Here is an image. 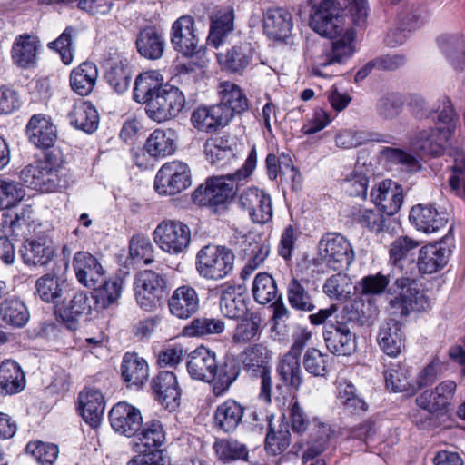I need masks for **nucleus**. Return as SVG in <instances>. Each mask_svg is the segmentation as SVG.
Listing matches in <instances>:
<instances>
[{"label": "nucleus", "instance_id": "f03ea898", "mask_svg": "<svg viewBox=\"0 0 465 465\" xmlns=\"http://www.w3.org/2000/svg\"><path fill=\"white\" fill-rule=\"evenodd\" d=\"M311 28L326 37L336 35L341 26V17L355 25L364 24L368 16L366 0H311Z\"/></svg>", "mask_w": 465, "mask_h": 465}, {"label": "nucleus", "instance_id": "393cba45", "mask_svg": "<svg viewBox=\"0 0 465 465\" xmlns=\"http://www.w3.org/2000/svg\"><path fill=\"white\" fill-rule=\"evenodd\" d=\"M372 202L387 215L395 214L403 203L402 189L391 180L380 183L371 191Z\"/></svg>", "mask_w": 465, "mask_h": 465}, {"label": "nucleus", "instance_id": "4468645a", "mask_svg": "<svg viewBox=\"0 0 465 465\" xmlns=\"http://www.w3.org/2000/svg\"><path fill=\"white\" fill-rule=\"evenodd\" d=\"M323 338L327 349L333 354L349 356L356 351V335L346 322L327 323L324 326Z\"/></svg>", "mask_w": 465, "mask_h": 465}, {"label": "nucleus", "instance_id": "6e6d98bb", "mask_svg": "<svg viewBox=\"0 0 465 465\" xmlns=\"http://www.w3.org/2000/svg\"><path fill=\"white\" fill-rule=\"evenodd\" d=\"M300 357L286 353L280 361L278 371L282 381L295 390L302 383V371L300 365Z\"/></svg>", "mask_w": 465, "mask_h": 465}, {"label": "nucleus", "instance_id": "f704fd0d", "mask_svg": "<svg viewBox=\"0 0 465 465\" xmlns=\"http://www.w3.org/2000/svg\"><path fill=\"white\" fill-rule=\"evenodd\" d=\"M135 45L143 57L158 60L164 53L165 39L154 27H146L138 34Z\"/></svg>", "mask_w": 465, "mask_h": 465}, {"label": "nucleus", "instance_id": "f257e3e1", "mask_svg": "<svg viewBox=\"0 0 465 465\" xmlns=\"http://www.w3.org/2000/svg\"><path fill=\"white\" fill-rule=\"evenodd\" d=\"M419 246L420 242L409 236H399L390 244L389 263L401 274L389 289L394 295L389 309L395 317L408 316L413 311H424L429 307L425 295L414 286Z\"/></svg>", "mask_w": 465, "mask_h": 465}, {"label": "nucleus", "instance_id": "09e8293b", "mask_svg": "<svg viewBox=\"0 0 465 465\" xmlns=\"http://www.w3.org/2000/svg\"><path fill=\"white\" fill-rule=\"evenodd\" d=\"M220 309L230 319L242 318L248 312L245 297L241 293H237L233 286H228L222 292Z\"/></svg>", "mask_w": 465, "mask_h": 465}, {"label": "nucleus", "instance_id": "0eeeda50", "mask_svg": "<svg viewBox=\"0 0 465 465\" xmlns=\"http://www.w3.org/2000/svg\"><path fill=\"white\" fill-rule=\"evenodd\" d=\"M20 180L27 187L41 193L54 192L58 182L56 158L46 154L43 162L26 165L20 172Z\"/></svg>", "mask_w": 465, "mask_h": 465}, {"label": "nucleus", "instance_id": "4c0bfd02", "mask_svg": "<svg viewBox=\"0 0 465 465\" xmlns=\"http://www.w3.org/2000/svg\"><path fill=\"white\" fill-rule=\"evenodd\" d=\"M153 391L165 408L173 410L179 405L180 390L176 376L171 371H161L153 380Z\"/></svg>", "mask_w": 465, "mask_h": 465}, {"label": "nucleus", "instance_id": "680f3d73", "mask_svg": "<svg viewBox=\"0 0 465 465\" xmlns=\"http://www.w3.org/2000/svg\"><path fill=\"white\" fill-rule=\"evenodd\" d=\"M260 335V321L257 316L252 314L249 318L242 320L235 327L232 333V341L238 344H245L255 341Z\"/></svg>", "mask_w": 465, "mask_h": 465}, {"label": "nucleus", "instance_id": "aec40b11", "mask_svg": "<svg viewBox=\"0 0 465 465\" xmlns=\"http://www.w3.org/2000/svg\"><path fill=\"white\" fill-rule=\"evenodd\" d=\"M421 106L423 112L420 114L415 112V115L420 119L431 118L434 122L438 131L450 138L455 134L458 115L455 113L454 107L449 99H444L436 108L425 106L424 102L421 100Z\"/></svg>", "mask_w": 465, "mask_h": 465}, {"label": "nucleus", "instance_id": "423d86ee", "mask_svg": "<svg viewBox=\"0 0 465 465\" xmlns=\"http://www.w3.org/2000/svg\"><path fill=\"white\" fill-rule=\"evenodd\" d=\"M233 261L234 255L229 249L207 245L197 254V272L207 280L219 281L232 271Z\"/></svg>", "mask_w": 465, "mask_h": 465}, {"label": "nucleus", "instance_id": "603ef678", "mask_svg": "<svg viewBox=\"0 0 465 465\" xmlns=\"http://www.w3.org/2000/svg\"><path fill=\"white\" fill-rule=\"evenodd\" d=\"M385 382L388 389L394 392H404L412 395L418 388L411 380V371L405 366H397L385 372Z\"/></svg>", "mask_w": 465, "mask_h": 465}, {"label": "nucleus", "instance_id": "e2e57ef3", "mask_svg": "<svg viewBox=\"0 0 465 465\" xmlns=\"http://www.w3.org/2000/svg\"><path fill=\"white\" fill-rule=\"evenodd\" d=\"M25 451L31 454L40 465H54L58 458L56 445L39 440L28 442Z\"/></svg>", "mask_w": 465, "mask_h": 465}, {"label": "nucleus", "instance_id": "49530a36", "mask_svg": "<svg viewBox=\"0 0 465 465\" xmlns=\"http://www.w3.org/2000/svg\"><path fill=\"white\" fill-rule=\"evenodd\" d=\"M86 296L83 292L73 291L63 298V310L60 311V319L69 331L77 328V318L86 309Z\"/></svg>", "mask_w": 465, "mask_h": 465}, {"label": "nucleus", "instance_id": "bb28decb", "mask_svg": "<svg viewBox=\"0 0 465 465\" xmlns=\"http://www.w3.org/2000/svg\"><path fill=\"white\" fill-rule=\"evenodd\" d=\"M79 410L84 421L97 427L105 410L104 397L99 390L86 388L78 396Z\"/></svg>", "mask_w": 465, "mask_h": 465}, {"label": "nucleus", "instance_id": "f8f14e48", "mask_svg": "<svg viewBox=\"0 0 465 465\" xmlns=\"http://www.w3.org/2000/svg\"><path fill=\"white\" fill-rule=\"evenodd\" d=\"M238 203L255 223H266L272 218V198L269 193L257 187H249L241 191Z\"/></svg>", "mask_w": 465, "mask_h": 465}, {"label": "nucleus", "instance_id": "6e6552de", "mask_svg": "<svg viewBox=\"0 0 465 465\" xmlns=\"http://www.w3.org/2000/svg\"><path fill=\"white\" fill-rule=\"evenodd\" d=\"M153 238L157 246L169 254L183 252L191 241L189 227L179 221H162L154 229Z\"/></svg>", "mask_w": 465, "mask_h": 465}, {"label": "nucleus", "instance_id": "8fccbe9b", "mask_svg": "<svg viewBox=\"0 0 465 465\" xmlns=\"http://www.w3.org/2000/svg\"><path fill=\"white\" fill-rule=\"evenodd\" d=\"M105 78L116 93H124L128 89L131 81L128 61L120 58L113 59L105 74Z\"/></svg>", "mask_w": 465, "mask_h": 465}, {"label": "nucleus", "instance_id": "de8ad7c7", "mask_svg": "<svg viewBox=\"0 0 465 465\" xmlns=\"http://www.w3.org/2000/svg\"><path fill=\"white\" fill-rule=\"evenodd\" d=\"M240 374V366L232 359H226L218 364L215 376L211 380L212 391L214 396L225 394Z\"/></svg>", "mask_w": 465, "mask_h": 465}, {"label": "nucleus", "instance_id": "a878e982", "mask_svg": "<svg viewBox=\"0 0 465 465\" xmlns=\"http://www.w3.org/2000/svg\"><path fill=\"white\" fill-rule=\"evenodd\" d=\"M451 138L435 128L430 127L416 132L411 139V145L421 153L434 157L443 154Z\"/></svg>", "mask_w": 465, "mask_h": 465}, {"label": "nucleus", "instance_id": "f3484780", "mask_svg": "<svg viewBox=\"0 0 465 465\" xmlns=\"http://www.w3.org/2000/svg\"><path fill=\"white\" fill-rule=\"evenodd\" d=\"M26 135L36 148L46 150L57 142V127L51 117L45 114H34L26 124Z\"/></svg>", "mask_w": 465, "mask_h": 465}, {"label": "nucleus", "instance_id": "bf43d9fd", "mask_svg": "<svg viewBox=\"0 0 465 465\" xmlns=\"http://www.w3.org/2000/svg\"><path fill=\"white\" fill-rule=\"evenodd\" d=\"M216 455L223 462L234 460H247L248 450L244 444L236 440H221L213 445Z\"/></svg>", "mask_w": 465, "mask_h": 465}, {"label": "nucleus", "instance_id": "7c9ffc66", "mask_svg": "<svg viewBox=\"0 0 465 465\" xmlns=\"http://www.w3.org/2000/svg\"><path fill=\"white\" fill-rule=\"evenodd\" d=\"M220 103L224 113L228 112L231 121L235 114H241L248 108V99L242 90L234 83L226 81L219 84Z\"/></svg>", "mask_w": 465, "mask_h": 465}, {"label": "nucleus", "instance_id": "3c124183", "mask_svg": "<svg viewBox=\"0 0 465 465\" xmlns=\"http://www.w3.org/2000/svg\"><path fill=\"white\" fill-rule=\"evenodd\" d=\"M225 324L218 318L200 317L193 319L183 329V333L188 337H204L218 335L224 331Z\"/></svg>", "mask_w": 465, "mask_h": 465}, {"label": "nucleus", "instance_id": "37998d69", "mask_svg": "<svg viewBox=\"0 0 465 465\" xmlns=\"http://www.w3.org/2000/svg\"><path fill=\"white\" fill-rule=\"evenodd\" d=\"M30 314L25 304L18 298H5L0 302V320L5 325L21 328L25 326Z\"/></svg>", "mask_w": 465, "mask_h": 465}, {"label": "nucleus", "instance_id": "473e14b6", "mask_svg": "<svg viewBox=\"0 0 465 465\" xmlns=\"http://www.w3.org/2000/svg\"><path fill=\"white\" fill-rule=\"evenodd\" d=\"M377 341L387 355L396 357L401 353L405 343L401 324L395 319H390L381 327Z\"/></svg>", "mask_w": 465, "mask_h": 465}, {"label": "nucleus", "instance_id": "a19ab883", "mask_svg": "<svg viewBox=\"0 0 465 465\" xmlns=\"http://www.w3.org/2000/svg\"><path fill=\"white\" fill-rule=\"evenodd\" d=\"M36 37L22 35L15 38L12 47L13 62L21 68H29L35 64L38 51Z\"/></svg>", "mask_w": 465, "mask_h": 465}, {"label": "nucleus", "instance_id": "5701e85b", "mask_svg": "<svg viewBox=\"0 0 465 465\" xmlns=\"http://www.w3.org/2000/svg\"><path fill=\"white\" fill-rule=\"evenodd\" d=\"M293 26L292 15L285 8L270 7L263 13L264 33L275 41H282L290 36Z\"/></svg>", "mask_w": 465, "mask_h": 465}, {"label": "nucleus", "instance_id": "ddd939ff", "mask_svg": "<svg viewBox=\"0 0 465 465\" xmlns=\"http://www.w3.org/2000/svg\"><path fill=\"white\" fill-rule=\"evenodd\" d=\"M63 105L67 110L66 119L71 126L86 134H93L97 130L99 115L91 103L64 99Z\"/></svg>", "mask_w": 465, "mask_h": 465}, {"label": "nucleus", "instance_id": "1a4fd4ad", "mask_svg": "<svg viewBox=\"0 0 465 465\" xmlns=\"http://www.w3.org/2000/svg\"><path fill=\"white\" fill-rule=\"evenodd\" d=\"M192 183L188 165L181 161L164 163L157 172L154 189L161 195H175Z\"/></svg>", "mask_w": 465, "mask_h": 465}, {"label": "nucleus", "instance_id": "c9c22d12", "mask_svg": "<svg viewBox=\"0 0 465 465\" xmlns=\"http://www.w3.org/2000/svg\"><path fill=\"white\" fill-rule=\"evenodd\" d=\"M233 145V143L224 136L210 138L204 144L206 159L218 168L224 167L235 158Z\"/></svg>", "mask_w": 465, "mask_h": 465}, {"label": "nucleus", "instance_id": "412c9836", "mask_svg": "<svg viewBox=\"0 0 465 465\" xmlns=\"http://www.w3.org/2000/svg\"><path fill=\"white\" fill-rule=\"evenodd\" d=\"M255 49L251 42H240L225 54L218 56L219 64L223 70L231 74H242L253 63Z\"/></svg>", "mask_w": 465, "mask_h": 465}, {"label": "nucleus", "instance_id": "a18cd8bd", "mask_svg": "<svg viewBox=\"0 0 465 465\" xmlns=\"http://www.w3.org/2000/svg\"><path fill=\"white\" fill-rule=\"evenodd\" d=\"M309 281L292 276L287 285L289 304L297 311L312 312L314 310L312 295L307 290Z\"/></svg>", "mask_w": 465, "mask_h": 465}, {"label": "nucleus", "instance_id": "9b49d317", "mask_svg": "<svg viewBox=\"0 0 465 465\" xmlns=\"http://www.w3.org/2000/svg\"><path fill=\"white\" fill-rule=\"evenodd\" d=\"M164 288L165 280L161 274L152 270L139 272L134 282L137 303L145 311L153 310L162 299Z\"/></svg>", "mask_w": 465, "mask_h": 465}, {"label": "nucleus", "instance_id": "2f4dec72", "mask_svg": "<svg viewBox=\"0 0 465 465\" xmlns=\"http://www.w3.org/2000/svg\"><path fill=\"white\" fill-rule=\"evenodd\" d=\"M228 114L217 104L210 107H199L191 116L193 125L201 132H213L230 123Z\"/></svg>", "mask_w": 465, "mask_h": 465}, {"label": "nucleus", "instance_id": "ea45409f", "mask_svg": "<svg viewBox=\"0 0 465 465\" xmlns=\"http://www.w3.org/2000/svg\"><path fill=\"white\" fill-rule=\"evenodd\" d=\"M98 74V68L94 63H82L70 74L71 88L79 95H88L96 84Z\"/></svg>", "mask_w": 465, "mask_h": 465}, {"label": "nucleus", "instance_id": "a211bd4d", "mask_svg": "<svg viewBox=\"0 0 465 465\" xmlns=\"http://www.w3.org/2000/svg\"><path fill=\"white\" fill-rule=\"evenodd\" d=\"M109 418L112 428L126 437L135 435L143 423L140 410L124 401L118 402L112 408Z\"/></svg>", "mask_w": 465, "mask_h": 465}, {"label": "nucleus", "instance_id": "4be33fe9", "mask_svg": "<svg viewBox=\"0 0 465 465\" xmlns=\"http://www.w3.org/2000/svg\"><path fill=\"white\" fill-rule=\"evenodd\" d=\"M198 41L192 16L183 15L173 24L171 42L176 51L185 56L193 55L197 52Z\"/></svg>", "mask_w": 465, "mask_h": 465}, {"label": "nucleus", "instance_id": "5fc2aeb1", "mask_svg": "<svg viewBox=\"0 0 465 465\" xmlns=\"http://www.w3.org/2000/svg\"><path fill=\"white\" fill-rule=\"evenodd\" d=\"M291 443V433L287 423L270 424L265 440V450L268 453L278 455L287 450Z\"/></svg>", "mask_w": 465, "mask_h": 465}, {"label": "nucleus", "instance_id": "72a5a7b5", "mask_svg": "<svg viewBox=\"0 0 465 465\" xmlns=\"http://www.w3.org/2000/svg\"><path fill=\"white\" fill-rule=\"evenodd\" d=\"M25 375L17 362L6 360L0 364L1 395L17 394L25 389Z\"/></svg>", "mask_w": 465, "mask_h": 465}, {"label": "nucleus", "instance_id": "69168bd1", "mask_svg": "<svg viewBox=\"0 0 465 465\" xmlns=\"http://www.w3.org/2000/svg\"><path fill=\"white\" fill-rule=\"evenodd\" d=\"M242 361L244 367L252 371L262 373L268 371L266 350L262 345L255 344L244 350L242 353Z\"/></svg>", "mask_w": 465, "mask_h": 465}, {"label": "nucleus", "instance_id": "774afa93", "mask_svg": "<svg viewBox=\"0 0 465 465\" xmlns=\"http://www.w3.org/2000/svg\"><path fill=\"white\" fill-rule=\"evenodd\" d=\"M305 370L313 376L323 377L328 371V355L315 348H310L303 356Z\"/></svg>", "mask_w": 465, "mask_h": 465}, {"label": "nucleus", "instance_id": "20e7f679", "mask_svg": "<svg viewBox=\"0 0 465 465\" xmlns=\"http://www.w3.org/2000/svg\"><path fill=\"white\" fill-rule=\"evenodd\" d=\"M341 17V26L336 35L338 37L332 42L331 47L325 49L318 55L312 64V73L322 77H332L339 74V67L354 53L353 40L354 30L351 27L344 28V19Z\"/></svg>", "mask_w": 465, "mask_h": 465}, {"label": "nucleus", "instance_id": "39448f33", "mask_svg": "<svg viewBox=\"0 0 465 465\" xmlns=\"http://www.w3.org/2000/svg\"><path fill=\"white\" fill-rule=\"evenodd\" d=\"M353 259L354 252L350 242L340 233L328 232L319 241L317 255L312 259V263L316 266L325 264L338 271L350 265Z\"/></svg>", "mask_w": 465, "mask_h": 465}, {"label": "nucleus", "instance_id": "c756f323", "mask_svg": "<svg viewBox=\"0 0 465 465\" xmlns=\"http://www.w3.org/2000/svg\"><path fill=\"white\" fill-rule=\"evenodd\" d=\"M244 407L235 400H226L219 404L214 411V426L225 432H233L242 420Z\"/></svg>", "mask_w": 465, "mask_h": 465}, {"label": "nucleus", "instance_id": "7ed1b4c3", "mask_svg": "<svg viewBox=\"0 0 465 465\" xmlns=\"http://www.w3.org/2000/svg\"><path fill=\"white\" fill-rule=\"evenodd\" d=\"M257 152L252 147L242 166L234 173L214 176L206 181L205 186L198 187L193 200L202 205H220L232 200L240 193V186L251 176L256 167Z\"/></svg>", "mask_w": 465, "mask_h": 465}, {"label": "nucleus", "instance_id": "2eb2a0df", "mask_svg": "<svg viewBox=\"0 0 465 465\" xmlns=\"http://www.w3.org/2000/svg\"><path fill=\"white\" fill-rule=\"evenodd\" d=\"M186 366L191 378L211 382L218 368L216 353L207 347L200 346L188 355Z\"/></svg>", "mask_w": 465, "mask_h": 465}, {"label": "nucleus", "instance_id": "dca6fc26", "mask_svg": "<svg viewBox=\"0 0 465 465\" xmlns=\"http://www.w3.org/2000/svg\"><path fill=\"white\" fill-rule=\"evenodd\" d=\"M73 268L78 282L90 289H97L104 282L105 271L91 253L78 252L73 259Z\"/></svg>", "mask_w": 465, "mask_h": 465}, {"label": "nucleus", "instance_id": "6ab92c4d", "mask_svg": "<svg viewBox=\"0 0 465 465\" xmlns=\"http://www.w3.org/2000/svg\"><path fill=\"white\" fill-rule=\"evenodd\" d=\"M456 388L453 381H444L434 390L423 391L416 399L417 404L430 414L447 411L452 402Z\"/></svg>", "mask_w": 465, "mask_h": 465}, {"label": "nucleus", "instance_id": "79ce46f5", "mask_svg": "<svg viewBox=\"0 0 465 465\" xmlns=\"http://www.w3.org/2000/svg\"><path fill=\"white\" fill-rule=\"evenodd\" d=\"M234 14L230 7L218 10L211 18V27L207 42L214 48H218L223 39L233 29Z\"/></svg>", "mask_w": 465, "mask_h": 465}, {"label": "nucleus", "instance_id": "cd10ccee", "mask_svg": "<svg viewBox=\"0 0 465 465\" xmlns=\"http://www.w3.org/2000/svg\"><path fill=\"white\" fill-rule=\"evenodd\" d=\"M168 306L173 315L180 319H188L199 309L198 293L191 286H180L173 291Z\"/></svg>", "mask_w": 465, "mask_h": 465}, {"label": "nucleus", "instance_id": "0e129e2a", "mask_svg": "<svg viewBox=\"0 0 465 465\" xmlns=\"http://www.w3.org/2000/svg\"><path fill=\"white\" fill-rule=\"evenodd\" d=\"M25 195V190L19 183L0 180V210L15 206Z\"/></svg>", "mask_w": 465, "mask_h": 465}, {"label": "nucleus", "instance_id": "c03bdc74", "mask_svg": "<svg viewBox=\"0 0 465 465\" xmlns=\"http://www.w3.org/2000/svg\"><path fill=\"white\" fill-rule=\"evenodd\" d=\"M20 253L27 265H45L54 257V248L51 242L38 239L25 242Z\"/></svg>", "mask_w": 465, "mask_h": 465}, {"label": "nucleus", "instance_id": "b1692460", "mask_svg": "<svg viewBox=\"0 0 465 465\" xmlns=\"http://www.w3.org/2000/svg\"><path fill=\"white\" fill-rule=\"evenodd\" d=\"M448 214L432 204H418L410 213V221L419 231L426 233L437 232L448 222Z\"/></svg>", "mask_w": 465, "mask_h": 465}, {"label": "nucleus", "instance_id": "338daca9", "mask_svg": "<svg viewBox=\"0 0 465 465\" xmlns=\"http://www.w3.org/2000/svg\"><path fill=\"white\" fill-rule=\"evenodd\" d=\"M342 189L351 196L366 197L368 178L361 168L354 169L345 175Z\"/></svg>", "mask_w": 465, "mask_h": 465}, {"label": "nucleus", "instance_id": "e433bc0d", "mask_svg": "<svg viewBox=\"0 0 465 465\" xmlns=\"http://www.w3.org/2000/svg\"><path fill=\"white\" fill-rule=\"evenodd\" d=\"M123 380L129 385L141 386L149 378V366L147 361L135 352H127L121 364Z\"/></svg>", "mask_w": 465, "mask_h": 465}, {"label": "nucleus", "instance_id": "052dcab7", "mask_svg": "<svg viewBox=\"0 0 465 465\" xmlns=\"http://www.w3.org/2000/svg\"><path fill=\"white\" fill-rule=\"evenodd\" d=\"M153 246L148 237L137 234L131 238L129 258L134 262L151 263L153 261Z\"/></svg>", "mask_w": 465, "mask_h": 465}, {"label": "nucleus", "instance_id": "58836bf2", "mask_svg": "<svg viewBox=\"0 0 465 465\" xmlns=\"http://www.w3.org/2000/svg\"><path fill=\"white\" fill-rule=\"evenodd\" d=\"M163 84V78L157 71H148L141 74L134 83V100L147 106L151 98H154V95L164 88Z\"/></svg>", "mask_w": 465, "mask_h": 465}, {"label": "nucleus", "instance_id": "13d9d810", "mask_svg": "<svg viewBox=\"0 0 465 465\" xmlns=\"http://www.w3.org/2000/svg\"><path fill=\"white\" fill-rule=\"evenodd\" d=\"M352 282L343 272H338L329 277L323 284L324 293L331 299H347L351 293Z\"/></svg>", "mask_w": 465, "mask_h": 465}, {"label": "nucleus", "instance_id": "4d7b16f0", "mask_svg": "<svg viewBox=\"0 0 465 465\" xmlns=\"http://www.w3.org/2000/svg\"><path fill=\"white\" fill-rule=\"evenodd\" d=\"M278 290L274 279L266 272L258 273L252 284L254 300L261 304H267L275 300Z\"/></svg>", "mask_w": 465, "mask_h": 465}, {"label": "nucleus", "instance_id": "864d4df0", "mask_svg": "<svg viewBox=\"0 0 465 465\" xmlns=\"http://www.w3.org/2000/svg\"><path fill=\"white\" fill-rule=\"evenodd\" d=\"M146 151L153 157H165L174 152V141L171 130L157 129L147 139Z\"/></svg>", "mask_w": 465, "mask_h": 465}, {"label": "nucleus", "instance_id": "9d476101", "mask_svg": "<svg viewBox=\"0 0 465 465\" xmlns=\"http://www.w3.org/2000/svg\"><path fill=\"white\" fill-rule=\"evenodd\" d=\"M185 105V96L174 86H167L151 98L146 114L152 120L162 123L177 116Z\"/></svg>", "mask_w": 465, "mask_h": 465}, {"label": "nucleus", "instance_id": "c85d7f7f", "mask_svg": "<svg viewBox=\"0 0 465 465\" xmlns=\"http://www.w3.org/2000/svg\"><path fill=\"white\" fill-rule=\"evenodd\" d=\"M450 251L439 244H429L419 251L416 261V276L418 274L434 273L448 262Z\"/></svg>", "mask_w": 465, "mask_h": 465}]
</instances>
